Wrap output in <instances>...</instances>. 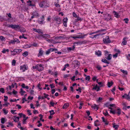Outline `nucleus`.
<instances>
[{"mask_svg": "<svg viewBox=\"0 0 130 130\" xmlns=\"http://www.w3.org/2000/svg\"><path fill=\"white\" fill-rule=\"evenodd\" d=\"M39 5L41 7H45L46 6H48V4L47 3L46 1H42L39 4Z\"/></svg>", "mask_w": 130, "mask_h": 130, "instance_id": "obj_1", "label": "nucleus"}, {"mask_svg": "<svg viewBox=\"0 0 130 130\" xmlns=\"http://www.w3.org/2000/svg\"><path fill=\"white\" fill-rule=\"evenodd\" d=\"M8 27H10L15 30L20 29V26L19 25H8Z\"/></svg>", "mask_w": 130, "mask_h": 130, "instance_id": "obj_2", "label": "nucleus"}, {"mask_svg": "<svg viewBox=\"0 0 130 130\" xmlns=\"http://www.w3.org/2000/svg\"><path fill=\"white\" fill-rule=\"evenodd\" d=\"M37 70L39 71H42L43 70V66L42 64H37Z\"/></svg>", "mask_w": 130, "mask_h": 130, "instance_id": "obj_3", "label": "nucleus"}, {"mask_svg": "<svg viewBox=\"0 0 130 130\" xmlns=\"http://www.w3.org/2000/svg\"><path fill=\"white\" fill-rule=\"evenodd\" d=\"M104 43L107 44L110 43L111 42L110 40L109 39V36H106L105 39L103 38V40Z\"/></svg>", "mask_w": 130, "mask_h": 130, "instance_id": "obj_4", "label": "nucleus"}, {"mask_svg": "<svg viewBox=\"0 0 130 130\" xmlns=\"http://www.w3.org/2000/svg\"><path fill=\"white\" fill-rule=\"evenodd\" d=\"M53 21H55L58 24H60L61 22L60 18L59 17H55L53 18Z\"/></svg>", "mask_w": 130, "mask_h": 130, "instance_id": "obj_5", "label": "nucleus"}, {"mask_svg": "<svg viewBox=\"0 0 130 130\" xmlns=\"http://www.w3.org/2000/svg\"><path fill=\"white\" fill-rule=\"evenodd\" d=\"M22 50L21 49H15L13 51V52H14V53L12 54V55H15L16 54H19L22 51Z\"/></svg>", "mask_w": 130, "mask_h": 130, "instance_id": "obj_6", "label": "nucleus"}, {"mask_svg": "<svg viewBox=\"0 0 130 130\" xmlns=\"http://www.w3.org/2000/svg\"><path fill=\"white\" fill-rule=\"evenodd\" d=\"M104 17L105 20L107 21L109 20L111 18V15L109 14L105 15Z\"/></svg>", "mask_w": 130, "mask_h": 130, "instance_id": "obj_7", "label": "nucleus"}, {"mask_svg": "<svg viewBox=\"0 0 130 130\" xmlns=\"http://www.w3.org/2000/svg\"><path fill=\"white\" fill-rule=\"evenodd\" d=\"M74 63H75V65L74 66L75 68H78L79 66V62L77 60H75L74 61Z\"/></svg>", "mask_w": 130, "mask_h": 130, "instance_id": "obj_8", "label": "nucleus"}, {"mask_svg": "<svg viewBox=\"0 0 130 130\" xmlns=\"http://www.w3.org/2000/svg\"><path fill=\"white\" fill-rule=\"evenodd\" d=\"M33 30L35 32H37L39 34H42L43 33L40 29H37L36 28H33Z\"/></svg>", "mask_w": 130, "mask_h": 130, "instance_id": "obj_9", "label": "nucleus"}, {"mask_svg": "<svg viewBox=\"0 0 130 130\" xmlns=\"http://www.w3.org/2000/svg\"><path fill=\"white\" fill-rule=\"evenodd\" d=\"M92 89H95L97 91H98L100 90V87L98 86V85L96 84L95 86L94 87L92 88Z\"/></svg>", "mask_w": 130, "mask_h": 130, "instance_id": "obj_10", "label": "nucleus"}, {"mask_svg": "<svg viewBox=\"0 0 130 130\" xmlns=\"http://www.w3.org/2000/svg\"><path fill=\"white\" fill-rule=\"evenodd\" d=\"M27 69L26 68V66L25 65H24L23 66H21L20 67V70H22V71L24 72L25 70Z\"/></svg>", "mask_w": 130, "mask_h": 130, "instance_id": "obj_11", "label": "nucleus"}, {"mask_svg": "<svg viewBox=\"0 0 130 130\" xmlns=\"http://www.w3.org/2000/svg\"><path fill=\"white\" fill-rule=\"evenodd\" d=\"M68 20V19L67 18H66L63 19V23L64 25L65 26H67V24L66 23L67 22V21Z\"/></svg>", "mask_w": 130, "mask_h": 130, "instance_id": "obj_12", "label": "nucleus"}, {"mask_svg": "<svg viewBox=\"0 0 130 130\" xmlns=\"http://www.w3.org/2000/svg\"><path fill=\"white\" fill-rule=\"evenodd\" d=\"M40 36H41L43 38H46V37L50 38V36L48 35H40Z\"/></svg>", "mask_w": 130, "mask_h": 130, "instance_id": "obj_13", "label": "nucleus"}, {"mask_svg": "<svg viewBox=\"0 0 130 130\" xmlns=\"http://www.w3.org/2000/svg\"><path fill=\"white\" fill-rule=\"evenodd\" d=\"M43 54V51L41 49H40L39 50V52L38 56V57L41 56Z\"/></svg>", "mask_w": 130, "mask_h": 130, "instance_id": "obj_14", "label": "nucleus"}, {"mask_svg": "<svg viewBox=\"0 0 130 130\" xmlns=\"http://www.w3.org/2000/svg\"><path fill=\"white\" fill-rule=\"evenodd\" d=\"M108 55V56L107 57H105V58L108 60H110L112 58V55L111 54H109Z\"/></svg>", "mask_w": 130, "mask_h": 130, "instance_id": "obj_15", "label": "nucleus"}, {"mask_svg": "<svg viewBox=\"0 0 130 130\" xmlns=\"http://www.w3.org/2000/svg\"><path fill=\"white\" fill-rule=\"evenodd\" d=\"M75 48V46L74 45L73 46V47H69L67 48V49L69 51H71V50L73 51Z\"/></svg>", "mask_w": 130, "mask_h": 130, "instance_id": "obj_16", "label": "nucleus"}, {"mask_svg": "<svg viewBox=\"0 0 130 130\" xmlns=\"http://www.w3.org/2000/svg\"><path fill=\"white\" fill-rule=\"evenodd\" d=\"M99 121L98 120H96L94 122V124L96 126H98L100 125V124L99 123H98L99 122Z\"/></svg>", "mask_w": 130, "mask_h": 130, "instance_id": "obj_17", "label": "nucleus"}, {"mask_svg": "<svg viewBox=\"0 0 130 130\" xmlns=\"http://www.w3.org/2000/svg\"><path fill=\"white\" fill-rule=\"evenodd\" d=\"M92 108H94V109H96V110H98V106L95 104H94L92 106Z\"/></svg>", "mask_w": 130, "mask_h": 130, "instance_id": "obj_18", "label": "nucleus"}, {"mask_svg": "<svg viewBox=\"0 0 130 130\" xmlns=\"http://www.w3.org/2000/svg\"><path fill=\"white\" fill-rule=\"evenodd\" d=\"M95 54L97 55L98 56H100L101 55V52L99 51L98 52H95Z\"/></svg>", "mask_w": 130, "mask_h": 130, "instance_id": "obj_19", "label": "nucleus"}, {"mask_svg": "<svg viewBox=\"0 0 130 130\" xmlns=\"http://www.w3.org/2000/svg\"><path fill=\"white\" fill-rule=\"evenodd\" d=\"M113 83V82L112 81H111V82H108L107 84V85L108 87H110L112 85Z\"/></svg>", "mask_w": 130, "mask_h": 130, "instance_id": "obj_20", "label": "nucleus"}, {"mask_svg": "<svg viewBox=\"0 0 130 130\" xmlns=\"http://www.w3.org/2000/svg\"><path fill=\"white\" fill-rule=\"evenodd\" d=\"M125 38L124 37V38L123 39V41L122 42V44L124 45H126V44L127 41L125 40Z\"/></svg>", "mask_w": 130, "mask_h": 130, "instance_id": "obj_21", "label": "nucleus"}, {"mask_svg": "<svg viewBox=\"0 0 130 130\" xmlns=\"http://www.w3.org/2000/svg\"><path fill=\"white\" fill-rule=\"evenodd\" d=\"M69 104H65L62 107V108L63 109H66L67 107L69 106Z\"/></svg>", "mask_w": 130, "mask_h": 130, "instance_id": "obj_22", "label": "nucleus"}, {"mask_svg": "<svg viewBox=\"0 0 130 130\" xmlns=\"http://www.w3.org/2000/svg\"><path fill=\"white\" fill-rule=\"evenodd\" d=\"M113 13H114V14L115 15V16L117 18H118L120 17V15H118V14L115 11H114L113 12Z\"/></svg>", "mask_w": 130, "mask_h": 130, "instance_id": "obj_23", "label": "nucleus"}, {"mask_svg": "<svg viewBox=\"0 0 130 130\" xmlns=\"http://www.w3.org/2000/svg\"><path fill=\"white\" fill-rule=\"evenodd\" d=\"M86 35H85L83 36L82 35H80L78 36H77V38H84L85 36Z\"/></svg>", "mask_w": 130, "mask_h": 130, "instance_id": "obj_24", "label": "nucleus"}, {"mask_svg": "<svg viewBox=\"0 0 130 130\" xmlns=\"http://www.w3.org/2000/svg\"><path fill=\"white\" fill-rule=\"evenodd\" d=\"M102 62L105 63H107L108 64L109 63V62L105 59H102Z\"/></svg>", "mask_w": 130, "mask_h": 130, "instance_id": "obj_25", "label": "nucleus"}, {"mask_svg": "<svg viewBox=\"0 0 130 130\" xmlns=\"http://www.w3.org/2000/svg\"><path fill=\"white\" fill-rule=\"evenodd\" d=\"M115 124V123L113 124V128H114L115 129H117L119 127V125H116Z\"/></svg>", "mask_w": 130, "mask_h": 130, "instance_id": "obj_26", "label": "nucleus"}, {"mask_svg": "<svg viewBox=\"0 0 130 130\" xmlns=\"http://www.w3.org/2000/svg\"><path fill=\"white\" fill-rule=\"evenodd\" d=\"M32 15L34 16H38L39 15L38 13L36 11L32 13Z\"/></svg>", "mask_w": 130, "mask_h": 130, "instance_id": "obj_27", "label": "nucleus"}, {"mask_svg": "<svg viewBox=\"0 0 130 130\" xmlns=\"http://www.w3.org/2000/svg\"><path fill=\"white\" fill-rule=\"evenodd\" d=\"M77 19L75 20V22H77L78 21H81L82 20L81 18H80L79 16L78 17H77Z\"/></svg>", "mask_w": 130, "mask_h": 130, "instance_id": "obj_28", "label": "nucleus"}, {"mask_svg": "<svg viewBox=\"0 0 130 130\" xmlns=\"http://www.w3.org/2000/svg\"><path fill=\"white\" fill-rule=\"evenodd\" d=\"M83 41H78L77 42H74V44H77L80 45L81 44L83 43Z\"/></svg>", "mask_w": 130, "mask_h": 130, "instance_id": "obj_29", "label": "nucleus"}, {"mask_svg": "<svg viewBox=\"0 0 130 130\" xmlns=\"http://www.w3.org/2000/svg\"><path fill=\"white\" fill-rule=\"evenodd\" d=\"M20 31L21 32H24L26 31V30H25L24 28H21L20 27Z\"/></svg>", "mask_w": 130, "mask_h": 130, "instance_id": "obj_30", "label": "nucleus"}, {"mask_svg": "<svg viewBox=\"0 0 130 130\" xmlns=\"http://www.w3.org/2000/svg\"><path fill=\"white\" fill-rule=\"evenodd\" d=\"M28 52H25L23 54V55L25 57H26L28 55Z\"/></svg>", "mask_w": 130, "mask_h": 130, "instance_id": "obj_31", "label": "nucleus"}, {"mask_svg": "<svg viewBox=\"0 0 130 130\" xmlns=\"http://www.w3.org/2000/svg\"><path fill=\"white\" fill-rule=\"evenodd\" d=\"M49 112L50 113V115H53L55 113L54 112V110H51L49 111Z\"/></svg>", "mask_w": 130, "mask_h": 130, "instance_id": "obj_32", "label": "nucleus"}, {"mask_svg": "<svg viewBox=\"0 0 130 130\" xmlns=\"http://www.w3.org/2000/svg\"><path fill=\"white\" fill-rule=\"evenodd\" d=\"M72 14L73 17L76 18L78 17V16L75 12H73L72 13Z\"/></svg>", "mask_w": 130, "mask_h": 130, "instance_id": "obj_33", "label": "nucleus"}, {"mask_svg": "<svg viewBox=\"0 0 130 130\" xmlns=\"http://www.w3.org/2000/svg\"><path fill=\"white\" fill-rule=\"evenodd\" d=\"M16 61L14 59H13L12 60V65L14 66L15 65V63H16Z\"/></svg>", "mask_w": 130, "mask_h": 130, "instance_id": "obj_34", "label": "nucleus"}, {"mask_svg": "<svg viewBox=\"0 0 130 130\" xmlns=\"http://www.w3.org/2000/svg\"><path fill=\"white\" fill-rule=\"evenodd\" d=\"M121 71L122 72L123 74H125L126 75L127 74V71H124V70H122V69L121 70Z\"/></svg>", "mask_w": 130, "mask_h": 130, "instance_id": "obj_35", "label": "nucleus"}, {"mask_svg": "<svg viewBox=\"0 0 130 130\" xmlns=\"http://www.w3.org/2000/svg\"><path fill=\"white\" fill-rule=\"evenodd\" d=\"M31 1L30 0H29L27 2V3H29V4H28V5L29 6H34V5H32L31 4Z\"/></svg>", "mask_w": 130, "mask_h": 130, "instance_id": "obj_36", "label": "nucleus"}, {"mask_svg": "<svg viewBox=\"0 0 130 130\" xmlns=\"http://www.w3.org/2000/svg\"><path fill=\"white\" fill-rule=\"evenodd\" d=\"M69 65L68 64H65L64 65V68L63 69H62V70L63 71H64L66 70V68L67 67H69Z\"/></svg>", "mask_w": 130, "mask_h": 130, "instance_id": "obj_37", "label": "nucleus"}, {"mask_svg": "<svg viewBox=\"0 0 130 130\" xmlns=\"http://www.w3.org/2000/svg\"><path fill=\"white\" fill-rule=\"evenodd\" d=\"M5 118H2L1 119V123L2 124H4L5 122Z\"/></svg>", "mask_w": 130, "mask_h": 130, "instance_id": "obj_38", "label": "nucleus"}, {"mask_svg": "<svg viewBox=\"0 0 130 130\" xmlns=\"http://www.w3.org/2000/svg\"><path fill=\"white\" fill-rule=\"evenodd\" d=\"M0 91L2 93H5L4 89L3 88H1L0 89Z\"/></svg>", "mask_w": 130, "mask_h": 130, "instance_id": "obj_39", "label": "nucleus"}, {"mask_svg": "<svg viewBox=\"0 0 130 130\" xmlns=\"http://www.w3.org/2000/svg\"><path fill=\"white\" fill-rule=\"evenodd\" d=\"M90 77L89 76H87L86 77L85 79L86 80H87L88 81H89L90 79Z\"/></svg>", "mask_w": 130, "mask_h": 130, "instance_id": "obj_40", "label": "nucleus"}, {"mask_svg": "<svg viewBox=\"0 0 130 130\" xmlns=\"http://www.w3.org/2000/svg\"><path fill=\"white\" fill-rule=\"evenodd\" d=\"M15 42L14 41V39L13 40H11L9 42V44L12 43L13 44H14L15 43Z\"/></svg>", "mask_w": 130, "mask_h": 130, "instance_id": "obj_41", "label": "nucleus"}, {"mask_svg": "<svg viewBox=\"0 0 130 130\" xmlns=\"http://www.w3.org/2000/svg\"><path fill=\"white\" fill-rule=\"evenodd\" d=\"M117 110L118 111L117 112V113L118 115H120L121 113V111L120 109L119 108L117 109Z\"/></svg>", "mask_w": 130, "mask_h": 130, "instance_id": "obj_42", "label": "nucleus"}, {"mask_svg": "<svg viewBox=\"0 0 130 130\" xmlns=\"http://www.w3.org/2000/svg\"><path fill=\"white\" fill-rule=\"evenodd\" d=\"M3 111L4 113L5 114H7L8 113V111L6 110V109L5 108H3Z\"/></svg>", "mask_w": 130, "mask_h": 130, "instance_id": "obj_43", "label": "nucleus"}, {"mask_svg": "<svg viewBox=\"0 0 130 130\" xmlns=\"http://www.w3.org/2000/svg\"><path fill=\"white\" fill-rule=\"evenodd\" d=\"M28 118V117H27L26 118L23 119V124L26 123V122H25L26 120Z\"/></svg>", "mask_w": 130, "mask_h": 130, "instance_id": "obj_44", "label": "nucleus"}, {"mask_svg": "<svg viewBox=\"0 0 130 130\" xmlns=\"http://www.w3.org/2000/svg\"><path fill=\"white\" fill-rule=\"evenodd\" d=\"M5 39V38L2 36H0V39L2 41L4 40Z\"/></svg>", "mask_w": 130, "mask_h": 130, "instance_id": "obj_45", "label": "nucleus"}, {"mask_svg": "<svg viewBox=\"0 0 130 130\" xmlns=\"http://www.w3.org/2000/svg\"><path fill=\"white\" fill-rule=\"evenodd\" d=\"M116 90V88L115 87H114L112 89V90H111V91L112 92V93H113V94H115V93L114 92V91H115Z\"/></svg>", "mask_w": 130, "mask_h": 130, "instance_id": "obj_46", "label": "nucleus"}, {"mask_svg": "<svg viewBox=\"0 0 130 130\" xmlns=\"http://www.w3.org/2000/svg\"><path fill=\"white\" fill-rule=\"evenodd\" d=\"M103 114L105 116H109V115L107 111L106 110V112L105 113L104 112H103Z\"/></svg>", "mask_w": 130, "mask_h": 130, "instance_id": "obj_47", "label": "nucleus"}, {"mask_svg": "<svg viewBox=\"0 0 130 130\" xmlns=\"http://www.w3.org/2000/svg\"><path fill=\"white\" fill-rule=\"evenodd\" d=\"M43 21L42 20H41L40 19H39L38 20V22L40 24H42L43 23Z\"/></svg>", "mask_w": 130, "mask_h": 130, "instance_id": "obj_48", "label": "nucleus"}, {"mask_svg": "<svg viewBox=\"0 0 130 130\" xmlns=\"http://www.w3.org/2000/svg\"><path fill=\"white\" fill-rule=\"evenodd\" d=\"M123 20L125 21V23H128V18H125Z\"/></svg>", "mask_w": 130, "mask_h": 130, "instance_id": "obj_49", "label": "nucleus"}, {"mask_svg": "<svg viewBox=\"0 0 130 130\" xmlns=\"http://www.w3.org/2000/svg\"><path fill=\"white\" fill-rule=\"evenodd\" d=\"M126 98L128 101H130V95L128 94L127 95V97H126Z\"/></svg>", "mask_w": 130, "mask_h": 130, "instance_id": "obj_50", "label": "nucleus"}, {"mask_svg": "<svg viewBox=\"0 0 130 130\" xmlns=\"http://www.w3.org/2000/svg\"><path fill=\"white\" fill-rule=\"evenodd\" d=\"M12 93L14 94H16L18 93V92L13 89V90Z\"/></svg>", "mask_w": 130, "mask_h": 130, "instance_id": "obj_51", "label": "nucleus"}, {"mask_svg": "<svg viewBox=\"0 0 130 130\" xmlns=\"http://www.w3.org/2000/svg\"><path fill=\"white\" fill-rule=\"evenodd\" d=\"M76 90L77 91H79L80 92V93L81 92V88H80V87H79L78 88V89H76Z\"/></svg>", "mask_w": 130, "mask_h": 130, "instance_id": "obj_52", "label": "nucleus"}, {"mask_svg": "<svg viewBox=\"0 0 130 130\" xmlns=\"http://www.w3.org/2000/svg\"><path fill=\"white\" fill-rule=\"evenodd\" d=\"M16 110H11V112L12 114H14V115H15L17 114L16 113H15L14 112V111H15Z\"/></svg>", "mask_w": 130, "mask_h": 130, "instance_id": "obj_53", "label": "nucleus"}, {"mask_svg": "<svg viewBox=\"0 0 130 130\" xmlns=\"http://www.w3.org/2000/svg\"><path fill=\"white\" fill-rule=\"evenodd\" d=\"M4 97L5 98L4 99V100L6 102L7 101V100L8 99V97L7 96H6L5 95H4Z\"/></svg>", "mask_w": 130, "mask_h": 130, "instance_id": "obj_54", "label": "nucleus"}, {"mask_svg": "<svg viewBox=\"0 0 130 130\" xmlns=\"http://www.w3.org/2000/svg\"><path fill=\"white\" fill-rule=\"evenodd\" d=\"M110 113H113V114H115L116 113V112L115 110H110Z\"/></svg>", "mask_w": 130, "mask_h": 130, "instance_id": "obj_55", "label": "nucleus"}, {"mask_svg": "<svg viewBox=\"0 0 130 130\" xmlns=\"http://www.w3.org/2000/svg\"><path fill=\"white\" fill-rule=\"evenodd\" d=\"M96 68L98 70H100L101 69V67L99 65H98L96 67Z\"/></svg>", "mask_w": 130, "mask_h": 130, "instance_id": "obj_56", "label": "nucleus"}, {"mask_svg": "<svg viewBox=\"0 0 130 130\" xmlns=\"http://www.w3.org/2000/svg\"><path fill=\"white\" fill-rule=\"evenodd\" d=\"M50 86L51 87V88H53L55 87V86L53 84H51L50 85Z\"/></svg>", "mask_w": 130, "mask_h": 130, "instance_id": "obj_57", "label": "nucleus"}, {"mask_svg": "<svg viewBox=\"0 0 130 130\" xmlns=\"http://www.w3.org/2000/svg\"><path fill=\"white\" fill-rule=\"evenodd\" d=\"M14 41L15 42H17V43H20V41L18 39H14Z\"/></svg>", "mask_w": 130, "mask_h": 130, "instance_id": "obj_58", "label": "nucleus"}, {"mask_svg": "<svg viewBox=\"0 0 130 130\" xmlns=\"http://www.w3.org/2000/svg\"><path fill=\"white\" fill-rule=\"evenodd\" d=\"M118 53H116L115 54L113 55V56L114 57H117L118 56Z\"/></svg>", "mask_w": 130, "mask_h": 130, "instance_id": "obj_59", "label": "nucleus"}, {"mask_svg": "<svg viewBox=\"0 0 130 130\" xmlns=\"http://www.w3.org/2000/svg\"><path fill=\"white\" fill-rule=\"evenodd\" d=\"M33 113L34 114H36V113H38V112L37 110H34L33 111Z\"/></svg>", "mask_w": 130, "mask_h": 130, "instance_id": "obj_60", "label": "nucleus"}, {"mask_svg": "<svg viewBox=\"0 0 130 130\" xmlns=\"http://www.w3.org/2000/svg\"><path fill=\"white\" fill-rule=\"evenodd\" d=\"M30 106L31 108H33V109H34L35 108V107H33V105L32 103H31L30 104Z\"/></svg>", "mask_w": 130, "mask_h": 130, "instance_id": "obj_61", "label": "nucleus"}, {"mask_svg": "<svg viewBox=\"0 0 130 130\" xmlns=\"http://www.w3.org/2000/svg\"><path fill=\"white\" fill-rule=\"evenodd\" d=\"M20 90V93H24L25 92V91H23V89L22 88Z\"/></svg>", "mask_w": 130, "mask_h": 130, "instance_id": "obj_62", "label": "nucleus"}, {"mask_svg": "<svg viewBox=\"0 0 130 130\" xmlns=\"http://www.w3.org/2000/svg\"><path fill=\"white\" fill-rule=\"evenodd\" d=\"M86 113L87 114V115L88 116H89V115H90V113L89 111V110L86 111Z\"/></svg>", "mask_w": 130, "mask_h": 130, "instance_id": "obj_63", "label": "nucleus"}, {"mask_svg": "<svg viewBox=\"0 0 130 130\" xmlns=\"http://www.w3.org/2000/svg\"><path fill=\"white\" fill-rule=\"evenodd\" d=\"M52 94H54V93L55 92V89H53L52 90Z\"/></svg>", "mask_w": 130, "mask_h": 130, "instance_id": "obj_64", "label": "nucleus"}]
</instances>
